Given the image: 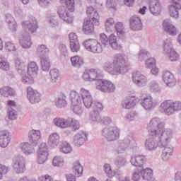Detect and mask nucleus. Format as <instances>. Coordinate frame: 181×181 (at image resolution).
<instances>
[{
  "instance_id": "nucleus-1",
  "label": "nucleus",
  "mask_w": 181,
  "mask_h": 181,
  "mask_svg": "<svg viewBox=\"0 0 181 181\" xmlns=\"http://www.w3.org/2000/svg\"><path fill=\"white\" fill-rule=\"evenodd\" d=\"M147 129L150 136H155L160 145L169 144L172 139V130L165 129V122L159 117L152 118L147 126Z\"/></svg>"
},
{
  "instance_id": "nucleus-2",
  "label": "nucleus",
  "mask_w": 181,
  "mask_h": 181,
  "mask_svg": "<svg viewBox=\"0 0 181 181\" xmlns=\"http://www.w3.org/2000/svg\"><path fill=\"white\" fill-rule=\"evenodd\" d=\"M128 60L122 55H117L116 59L113 62L107 61L103 64V68L112 76H119V74H125L128 73Z\"/></svg>"
},
{
  "instance_id": "nucleus-3",
  "label": "nucleus",
  "mask_w": 181,
  "mask_h": 181,
  "mask_svg": "<svg viewBox=\"0 0 181 181\" xmlns=\"http://www.w3.org/2000/svg\"><path fill=\"white\" fill-rule=\"evenodd\" d=\"M160 110L165 115H173L177 111L181 110V102L171 100H164L160 103Z\"/></svg>"
},
{
  "instance_id": "nucleus-4",
  "label": "nucleus",
  "mask_w": 181,
  "mask_h": 181,
  "mask_svg": "<svg viewBox=\"0 0 181 181\" xmlns=\"http://www.w3.org/2000/svg\"><path fill=\"white\" fill-rule=\"evenodd\" d=\"M15 66L18 74H21L22 77V82L24 83V84H33L34 81L32 77H29L26 74L28 72V67L25 66V63H23V62L21 61L19 59H16Z\"/></svg>"
},
{
  "instance_id": "nucleus-5",
  "label": "nucleus",
  "mask_w": 181,
  "mask_h": 181,
  "mask_svg": "<svg viewBox=\"0 0 181 181\" xmlns=\"http://www.w3.org/2000/svg\"><path fill=\"white\" fill-rule=\"evenodd\" d=\"M104 77V73L103 71L98 69H91L88 71H86L83 74V78L86 81H98L96 84H98L100 81H102Z\"/></svg>"
},
{
  "instance_id": "nucleus-6",
  "label": "nucleus",
  "mask_w": 181,
  "mask_h": 181,
  "mask_svg": "<svg viewBox=\"0 0 181 181\" xmlns=\"http://www.w3.org/2000/svg\"><path fill=\"white\" fill-rule=\"evenodd\" d=\"M100 41L103 46H110L114 50H119V49H121V45L118 43L117 36L112 34L110 35L109 38L105 35V34H100Z\"/></svg>"
},
{
  "instance_id": "nucleus-7",
  "label": "nucleus",
  "mask_w": 181,
  "mask_h": 181,
  "mask_svg": "<svg viewBox=\"0 0 181 181\" xmlns=\"http://www.w3.org/2000/svg\"><path fill=\"white\" fill-rule=\"evenodd\" d=\"M102 135L107 141H117L119 138V129L117 127H105L102 130Z\"/></svg>"
},
{
  "instance_id": "nucleus-8",
  "label": "nucleus",
  "mask_w": 181,
  "mask_h": 181,
  "mask_svg": "<svg viewBox=\"0 0 181 181\" xmlns=\"http://www.w3.org/2000/svg\"><path fill=\"white\" fill-rule=\"evenodd\" d=\"M96 89L103 93H114L115 91V85L108 80H101L96 83Z\"/></svg>"
},
{
  "instance_id": "nucleus-9",
  "label": "nucleus",
  "mask_w": 181,
  "mask_h": 181,
  "mask_svg": "<svg viewBox=\"0 0 181 181\" xmlns=\"http://www.w3.org/2000/svg\"><path fill=\"white\" fill-rule=\"evenodd\" d=\"M26 161L22 156H18L13 158V168L16 173H23L26 170Z\"/></svg>"
},
{
  "instance_id": "nucleus-10",
  "label": "nucleus",
  "mask_w": 181,
  "mask_h": 181,
  "mask_svg": "<svg viewBox=\"0 0 181 181\" xmlns=\"http://www.w3.org/2000/svg\"><path fill=\"white\" fill-rule=\"evenodd\" d=\"M47 156H49V149L47 148V144L46 143H42L39 146L37 151V162L40 165H43L45 162L47 160Z\"/></svg>"
},
{
  "instance_id": "nucleus-11",
  "label": "nucleus",
  "mask_w": 181,
  "mask_h": 181,
  "mask_svg": "<svg viewBox=\"0 0 181 181\" xmlns=\"http://www.w3.org/2000/svg\"><path fill=\"white\" fill-rule=\"evenodd\" d=\"M79 94L86 108H91L94 103H93V96L91 95L90 90H87L82 88L80 90Z\"/></svg>"
},
{
  "instance_id": "nucleus-12",
  "label": "nucleus",
  "mask_w": 181,
  "mask_h": 181,
  "mask_svg": "<svg viewBox=\"0 0 181 181\" xmlns=\"http://www.w3.org/2000/svg\"><path fill=\"white\" fill-rule=\"evenodd\" d=\"M132 81L137 87H145L148 84V78L137 71L132 74Z\"/></svg>"
},
{
  "instance_id": "nucleus-13",
  "label": "nucleus",
  "mask_w": 181,
  "mask_h": 181,
  "mask_svg": "<svg viewBox=\"0 0 181 181\" xmlns=\"http://www.w3.org/2000/svg\"><path fill=\"white\" fill-rule=\"evenodd\" d=\"M22 26L25 30H28L30 33H35V31L37 29V21L36 18L31 16L25 21L23 22Z\"/></svg>"
},
{
  "instance_id": "nucleus-14",
  "label": "nucleus",
  "mask_w": 181,
  "mask_h": 181,
  "mask_svg": "<svg viewBox=\"0 0 181 181\" xmlns=\"http://www.w3.org/2000/svg\"><path fill=\"white\" fill-rule=\"evenodd\" d=\"M170 5L168 6L170 16L172 18H179V11H181V0H170Z\"/></svg>"
},
{
  "instance_id": "nucleus-15",
  "label": "nucleus",
  "mask_w": 181,
  "mask_h": 181,
  "mask_svg": "<svg viewBox=\"0 0 181 181\" xmlns=\"http://www.w3.org/2000/svg\"><path fill=\"white\" fill-rule=\"evenodd\" d=\"M159 103L156 100H154L152 96L148 95L144 98L141 106L146 110L147 111H151V110H153Z\"/></svg>"
},
{
  "instance_id": "nucleus-16",
  "label": "nucleus",
  "mask_w": 181,
  "mask_h": 181,
  "mask_svg": "<svg viewBox=\"0 0 181 181\" xmlns=\"http://www.w3.org/2000/svg\"><path fill=\"white\" fill-rule=\"evenodd\" d=\"M158 146H160V143L155 136H150L145 141V148L147 151H155Z\"/></svg>"
},
{
  "instance_id": "nucleus-17",
  "label": "nucleus",
  "mask_w": 181,
  "mask_h": 181,
  "mask_svg": "<svg viewBox=\"0 0 181 181\" xmlns=\"http://www.w3.org/2000/svg\"><path fill=\"white\" fill-rule=\"evenodd\" d=\"M58 15L64 22L66 23H73V17L70 16V13L69 12V9L66 8V6H62L59 7L58 8Z\"/></svg>"
},
{
  "instance_id": "nucleus-18",
  "label": "nucleus",
  "mask_w": 181,
  "mask_h": 181,
  "mask_svg": "<svg viewBox=\"0 0 181 181\" xmlns=\"http://www.w3.org/2000/svg\"><path fill=\"white\" fill-rule=\"evenodd\" d=\"M160 148H163L162 150L161 158L165 162L170 159V156L173 153V146L169 144H160Z\"/></svg>"
},
{
  "instance_id": "nucleus-19",
  "label": "nucleus",
  "mask_w": 181,
  "mask_h": 181,
  "mask_svg": "<svg viewBox=\"0 0 181 181\" xmlns=\"http://www.w3.org/2000/svg\"><path fill=\"white\" fill-rule=\"evenodd\" d=\"M163 29L164 32H166L168 35L170 36H176L177 35V30L176 27L172 24L170 20H164L163 23Z\"/></svg>"
},
{
  "instance_id": "nucleus-20",
  "label": "nucleus",
  "mask_w": 181,
  "mask_h": 181,
  "mask_svg": "<svg viewBox=\"0 0 181 181\" xmlns=\"http://www.w3.org/2000/svg\"><path fill=\"white\" fill-rule=\"evenodd\" d=\"M27 97L31 104H36L40 101V93L37 90H34L32 87L27 88Z\"/></svg>"
},
{
  "instance_id": "nucleus-21",
  "label": "nucleus",
  "mask_w": 181,
  "mask_h": 181,
  "mask_svg": "<svg viewBox=\"0 0 181 181\" xmlns=\"http://www.w3.org/2000/svg\"><path fill=\"white\" fill-rule=\"evenodd\" d=\"M163 80L168 87H175L176 86V78L169 71H163Z\"/></svg>"
},
{
  "instance_id": "nucleus-22",
  "label": "nucleus",
  "mask_w": 181,
  "mask_h": 181,
  "mask_svg": "<svg viewBox=\"0 0 181 181\" xmlns=\"http://www.w3.org/2000/svg\"><path fill=\"white\" fill-rule=\"evenodd\" d=\"M11 139L12 135H11L9 132L6 130L0 132V146L1 148H6L9 145Z\"/></svg>"
},
{
  "instance_id": "nucleus-23",
  "label": "nucleus",
  "mask_w": 181,
  "mask_h": 181,
  "mask_svg": "<svg viewBox=\"0 0 181 181\" xmlns=\"http://www.w3.org/2000/svg\"><path fill=\"white\" fill-rule=\"evenodd\" d=\"M149 9L151 13L155 15V16L159 15L162 10V6L159 0H149Z\"/></svg>"
},
{
  "instance_id": "nucleus-24",
  "label": "nucleus",
  "mask_w": 181,
  "mask_h": 181,
  "mask_svg": "<svg viewBox=\"0 0 181 181\" xmlns=\"http://www.w3.org/2000/svg\"><path fill=\"white\" fill-rule=\"evenodd\" d=\"M145 162H146V157L142 155L133 156L130 159L132 166L138 168H142L145 165Z\"/></svg>"
},
{
  "instance_id": "nucleus-25",
  "label": "nucleus",
  "mask_w": 181,
  "mask_h": 181,
  "mask_svg": "<svg viewBox=\"0 0 181 181\" xmlns=\"http://www.w3.org/2000/svg\"><path fill=\"white\" fill-rule=\"evenodd\" d=\"M76 146H81L87 141V134L84 132H79L73 137Z\"/></svg>"
},
{
  "instance_id": "nucleus-26",
  "label": "nucleus",
  "mask_w": 181,
  "mask_h": 181,
  "mask_svg": "<svg viewBox=\"0 0 181 181\" xmlns=\"http://www.w3.org/2000/svg\"><path fill=\"white\" fill-rule=\"evenodd\" d=\"M28 136L30 143L33 145V146H36L42 135L40 134V131L33 129L31 132H30Z\"/></svg>"
},
{
  "instance_id": "nucleus-27",
  "label": "nucleus",
  "mask_w": 181,
  "mask_h": 181,
  "mask_svg": "<svg viewBox=\"0 0 181 181\" xmlns=\"http://www.w3.org/2000/svg\"><path fill=\"white\" fill-rule=\"evenodd\" d=\"M86 13L87 15H90L89 18L95 23L96 26L100 25L98 21H100V16L98 15L97 11L93 8V6L87 7Z\"/></svg>"
},
{
  "instance_id": "nucleus-28",
  "label": "nucleus",
  "mask_w": 181,
  "mask_h": 181,
  "mask_svg": "<svg viewBox=\"0 0 181 181\" xmlns=\"http://www.w3.org/2000/svg\"><path fill=\"white\" fill-rule=\"evenodd\" d=\"M130 28L132 30H141L142 29V21L141 18L134 16L130 18Z\"/></svg>"
},
{
  "instance_id": "nucleus-29",
  "label": "nucleus",
  "mask_w": 181,
  "mask_h": 181,
  "mask_svg": "<svg viewBox=\"0 0 181 181\" xmlns=\"http://www.w3.org/2000/svg\"><path fill=\"white\" fill-rule=\"evenodd\" d=\"M95 23L91 18H86L83 23V30L86 35H89L94 31Z\"/></svg>"
},
{
  "instance_id": "nucleus-30",
  "label": "nucleus",
  "mask_w": 181,
  "mask_h": 181,
  "mask_svg": "<svg viewBox=\"0 0 181 181\" xmlns=\"http://www.w3.org/2000/svg\"><path fill=\"white\" fill-rule=\"evenodd\" d=\"M53 122L56 127H58V128H61L62 129H64V128H69V127H70L69 118L64 119L57 117L54 119Z\"/></svg>"
},
{
  "instance_id": "nucleus-31",
  "label": "nucleus",
  "mask_w": 181,
  "mask_h": 181,
  "mask_svg": "<svg viewBox=\"0 0 181 181\" xmlns=\"http://www.w3.org/2000/svg\"><path fill=\"white\" fill-rule=\"evenodd\" d=\"M132 140V137L130 136H127L120 143L119 147L117 148L118 153H124V151H127L128 146H129V144H131V141Z\"/></svg>"
},
{
  "instance_id": "nucleus-32",
  "label": "nucleus",
  "mask_w": 181,
  "mask_h": 181,
  "mask_svg": "<svg viewBox=\"0 0 181 181\" xmlns=\"http://www.w3.org/2000/svg\"><path fill=\"white\" fill-rule=\"evenodd\" d=\"M20 44L23 49H29L32 46V41L30 40V35L28 33L23 34L19 37Z\"/></svg>"
},
{
  "instance_id": "nucleus-33",
  "label": "nucleus",
  "mask_w": 181,
  "mask_h": 181,
  "mask_svg": "<svg viewBox=\"0 0 181 181\" xmlns=\"http://www.w3.org/2000/svg\"><path fill=\"white\" fill-rule=\"evenodd\" d=\"M35 146H33V144L29 143H21L20 144V148L25 155H32L35 153Z\"/></svg>"
},
{
  "instance_id": "nucleus-34",
  "label": "nucleus",
  "mask_w": 181,
  "mask_h": 181,
  "mask_svg": "<svg viewBox=\"0 0 181 181\" xmlns=\"http://www.w3.org/2000/svg\"><path fill=\"white\" fill-rule=\"evenodd\" d=\"M37 71H39V66H37V64H36V62H31L30 64H28L27 73L28 76H29L28 77H32L33 81V76L37 74Z\"/></svg>"
},
{
  "instance_id": "nucleus-35",
  "label": "nucleus",
  "mask_w": 181,
  "mask_h": 181,
  "mask_svg": "<svg viewBox=\"0 0 181 181\" xmlns=\"http://www.w3.org/2000/svg\"><path fill=\"white\" fill-rule=\"evenodd\" d=\"M136 105V100L134 96L127 97L122 103L123 108H126V110H129L130 108L135 107Z\"/></svg>"
},
{
  "instance_id": "nucleus-36",
  "label": "nucleus",
  "mask_w": 181,
  "mask_h": 181,
  "mask_svg": "<svg viewBox=\"0 0 181 181\" xmlns=\"http://www.w3.org/2000/svg\"><path fill=\"white\" fill-rule=\"evenodd\" d=\"M55 105L57 108H64L67 105V97L64 93H61L55 100Z\"/></svg>"
},
{
  "instance_id": "nucleus-37",
  "label": "nucleus",
  "mask_w": 181,
  "mask_h": 181,
  "mask_svg": "<svg viewBox=\"0 0 181 181\" xmlns=\"http://www.w3.org/2000/svg\"><path fill=\"white\" fill-rule=\"evenodd\" d=\"M60 142V136L57 133H52L49 136L48 138V145L51 148H56Z\"/></svg>"
},
{
  "instance_id": "nucleus-38",
  "label": "nucleus",
  "mask_w": 181,
  "mask_h": 181,
  "mask_svg": "<svg viewBox=\"0 0 181 181\" xmlns=\"http://www.w3.org/2000/svg\"><path fill=\"white\" fill-rule=\"evenodd\" d=\"M148 88L151 93H153V94H160L162 93V87L156 81H151L148 83Z\"/></svg>"
},
{
  "instance_id": "nucleus-39",
  "label": "nucleus",
  "mask_w": 181,
  "mask_h": 181,
  "mask_svg": "<svg viewBox=\"0 0 181 181\" xmlns=\"http://www.w3.org/2000/svg\"><path fill=\"white\" fill-rule=\"evenodd\" d=\"M0 94L3 97H15L16 92L9 86H4L0 88Z\"/></svg>"
},
{
  "instance_id": "nucleus-40",
  "label": "nucleus",
  "mask_w": 181,
  "mask_h": 181,
  "mask_svg": "<svg viewBox=\"0 0 181 181\" xmlns=\"http://www.w3.org/2000/svg\"><path fill=\"white\" fill-rule=\"evenodd\" d=\"M70 100L71 102V105H76V104H81V97L80 93H77L76 90L71 91Z\"/></svg>"
},
{
  "instance_id": "nucleus-41",
  "label": "nucleus",
  "mask_w": 181,
  "mask_h": 181,
  "mask_svg": "<svg viewBox=\"0 0 181 181\" xmlns=\"http://www.w3.org/2000/svg\"><path fill=\"white\" fill-rule=\"evenodd\" d=\"M37 53L40 56V59L42 57H47L49 54V48L47 45H41L37 47Z\"/></svg>"
},
{
  "instance_id": "nucleus-42",
  "label": "nucleus",
  "mask_w": 181,
  "mask_h": 181,
  "mask_svg": "<svg viewBox=\"0 0 181 181\" xmlns=\"http://www.w3.org/2000/svg\"><path fill=\"white\" fill-rule=\"evenodd\" d=\"M40 59V66L43 71H49L50 70V59L49 57H44Z\"/></svg>"
},
{
  "instance_id": "nucleus-43",
  "label": "nucleus",
  "mask_w": 181,
  "mask_h": 181,
  "mask_svg": "<svg viewBox=\"0 0 181 181\" xmlns=\"http://www.w3.org/2000/svg\"><path fill=\"white\" fill-rule=\"evenodd\" d=\"M173 45H172V41L170 39H167L164 41L163 44V52L165 56L169 54L171 52L174 51Z\"/></svg>"
},
{
  "instance_id": "nucleus-44",
  "label": "nucleus",
  "mask_w": 181,
  "mask_h": 181,
  "mask_svg": "<svg viewBox=\"0 0 181 181\" xmlns=\"http://www.w3.org/2000/svg\"><path fill=\"white\" fill-rule=\"evenodd\" d=\"M114 25H115V21L112 18H108L105 23V30L107 33H111L114 30Z\"/></svg>"
},
{
  "instance_id": "nucleus-45",
  "label": "nucleus",
  "mask_w": 181,
  "mask_h": 181,
  "mask_svg": "<svg viewBox=\"0 0 181 181\" xmlns=\"http://www.w3.org/2000/svg\"><path fill=\"white\" fill-rule=\"evenodd\" d=\"M59 151L62 153H71L73 151V148L67 141H63L59 147Z\"/></svg>"
},
{
  "instance_id": "nucleus-46",
  "label": "nucleus",
  "mask_w": 181,
  "mask_h": 181,
  "mask_svg": "<svg viewBox=\"0 0 181 181\" xmlns=\"http://www.w3.org/2000/svg\"><path fill=\"white\" fill-rule=\"evenodd\" d=\"M71 62L74 67H77L78 69L84 64V61L83 60V58L78 57V56H74L71 57Z\"/></svg>"
},
{
  "instance_id": "nucleus-47",
  "label": "nucleus",
  "mask_w": 181,
  "mask_h": 181,
  "mask_svg": "<svg viewBox=\"0 0 181 181\" xmlns=\"http://www.w3.org/2000/svg\"><path fill=\"white\" fill-rule=\"evenodd\" d=\"M96 40H97L95 39H88L83 42V45L88 52H91L93 51L94 45H95Z\"/></svg>"
},
{
  "instance_id": "nucleus-48",
  "label": "nucleus",
  "mask_w": 181,
  "mask_h": 181,
  "mask_svg": "<svg viewBox=\"0 0 181 181\" xmlns=\"http://www.w3.org/2000/svg\"><path fill=\"white\" fill-rule=\"evenodd\" d=\"M152 170L150 168H144L141 170V177L144 180H151L152 179Z\"/></svg>"
},
{
  "instance_id": "nucleus-49",
  "label": "nucleus",
  "mask_w": 181,
  "mask_h": 181,
  "mask_svg": "<svg viewBox=\"0 0 181 181\" xmlns=\"http://www.w3.org/2000/svg\"><path fill=\"white\" fill-rule=\"evenodd\" d=\"M60 2L62 5H65V8L70 12L74 11V0H60Z\"/></svg>"
},
{
  "instance_id": "nucleus-50",
  "label": "nucleus",
  "mask_w": 181,
  "mask_h": 181,
  "mask_svg": "<svg viewBox=\"0 0 181 181\" xmlns=\"http://www.w3.org/2000/svg\"><path fill=\"white\" fill-rule=\"evenodd\" d=\"M73 170L76 176H81V175H83V166H81L79 161H76L74 163Z\"/></svg>"
},
{
  "instance_id": "nucleus-51",
  "label": "nucleus",
  "mask_w": 181,
  "mask_h": 181,
  "mask_svg": "<svg viewBox=\"0 0 181 181\" xmlns=\"http://www.w3.org/2000/svg\"><path fill=\"white\" fill-rule=\"evenodd\" d=\"M114 29H115L117 35L121 36L125 33V28L124 27V24L122 22H117L115 26Z\"/></svg>"
},
{
  "instance_id": "nucleus-52",
  "label": "nucleus",
  "mask_w": 181,
  "mask_h": 181,
  "mask_svg": "<svg viewBox=\"0 0 181 181\" xmlns=\"http://www.w3.org/2000/svg\"><path fill=\"white\" fill-rule=\"evenodd\" d=\"M90 119L95 122H100L101 121V116L100 115V112L97 110H93L90 113Z\"/></svg>"
},
{
  "instance_id": "nucleus-53",
  "label": "nucleus",
  "mask_w": 181,
  "mask_h": 181,
  "mask_svg": "<svg viewBox=\"0 0 181 181\" xmlns=\"http://www.w3.org/2000/svg\"><path fill=\"white\" fill-rule=\"evenodd\" d=\"M64 163V159L62 156H55L52 160L53 166H63Z\"/></svg>"
},
{
  "instance_id": "nucleus-54",
  "label": "nucleus",
  "mask_w": 181,
  "mask_h": 181,
  "mask_svg": "<svg viewBox=\"0 0 181 181\" xmlns=\"http://www.w3.org/2000/svg\"><path fill=\"white\" fill-rule=\"evenodd\" d=\"M7 115L9 119H16L18 117V112L16 109L8 107L7 110Z\"/></svg>"
},
{
  "instance_id": "nucleus-55",
  "label": "nucleus",
  "mask_w": 181,
  "mask_h": 181,
  "mask_svg": "<svg viewBox=\"0 0 181 181\" xmlns=\"http://www.w3.org/2000/svg\"><path fill=\"white\" fill-rule=\"evenodd\" d=\"M0 69L6 71L9 70V62H8L6 59L1 56H0Z\"/></svg>"
},
{
  "instance_id": "nucleus-56",
  "label": "nucleus",
  "mask_w": 181,
  "mask_h": 181,
  "mask_svg": "<svg viewBox=\"0 0 181 181\" xmlns=\"http://www.w3.org/2000/svg\"><path fill=\"white\" fill-rule=\"evenodd\" d=\"M49 74L51 76V80L52 83H56L60 76V74H59V70L56 69H52L49 72Z\"/></svg>"
},
{
  "instance_id": "nucleus-57",
  "label": "nucleus",
  "mask_w": 181,
  "mask_h": 181,
  "mask_svg": "<svg viewBox=\"0 0 181 181\" xmlns=\"http://www.w3.org/2000/svg\"><path fill=\"white\" fill-rule=\"evenodd\" d=\"M104 170L108 177H112L115 176V172L112 171V169H111V165H110V164L104 165Z\"/></svg>"
},
{
  "instance_id": "nucleus-58",
  "label": "nucleus",
  "mask_w": 181,
  "mask_h": 181,
  "mask_svg": "<svg viewBox=\"0 0 181 181\" xmlns=\"http://www.w3.org/2000/svg\"><path fill=\"white\" fill-rule=\"evenodd\" d=\"M106 7L110 11L117 10V1L115 0H106Z\"/></svg>"
},
{
  "instance_id": "nucleus-59",
  "label": "nucleus",
  "mask_w": 181,
  "mask_h": 181,
  "mask_svg": "<svg viewBox=\"0 0 181 181\" xmlns=\"http://www.w3.org/2000/svg\"><path fill=\"white\" fill-rule=\"evenodd\" d=\"M101 52H103V45L96 40L95 45L92 48L91 53H101Z\"/></svg>"
},
{
  "instance_id": "nucleus-60",
  "label": "nucleus",
  "mask_w": 181,
  "mask_h": 181,
  "mask_svg": "<svg viewBox=\"0 0 181 181\" xmlns=\"http://www.w3.org/2000/svg\"><path fill=\"white\" fill-rule=\"evenodd\" d=\"M148 56H149V52H148L146 49H142L139 52L138 59L140 60V62H144V60H145Z\"/></svg>"
},
{
  "instance_id": "nucleus-61",
  "label": "nucleus",
  "mask_w": 181,
  "mask_h": 181,
  "mask_svg": "<svg viewBox=\"0 0 181 181\" xmlns=\"http://www.w3.org/2000/svg\"><path fill=\"white\" fill-rule=\"evenodd\" d=\"M70 49L71 51L74 53H77V52H80V43L78 42V41L71 42V43H70Z\"/></svg>"
},
{
  "instance_id": "nucleus-62",
  "label": "nucleus",
  "mask_w": 181,
  "mask_h": 181,
  "mask_svg": "<svg viewBox=\"0 0 181 181\" xmlns=\"http://www.w3.org/2000/svg\"><path fill=\"white\" fill-rule=\"evenodd\" d=\"M125 163H127V159L122 157H119L115 161V165L117 166V168H119L125 166Z\"/></svg>"
},
{
  "instance_id": "nucleus-63",
  "label": "nucleus",
  "mask_w": 181,
  "mask_h": 181,
  "mask_svg": "<svg viewBox=\"0 0 181 181\" xmlns=\"http://www.w3.org/2000/svg\"><path fill=\"white\" fill-rule=\"evenodd\" d=\"M141 177H142V172L141 170H137L132 173V179L134 181H139L141 180Z\"/></svg>"
},
{
  "instance_id": "nucleus-64",
  "label": "nucleus",
  "mask_w": 181,
  "mask_h": 181,
  "mask_svg": "<svg viewBox=\"0 0 181 181\" xmlns=\"http://www.w3.org/2000/svg\"><path fill=\"white\" fill-rule=\"evenodd\" d=\"M5 47L7 52H16V46H15V44L12 43L11 41L6 42Z\"/></svg>"
}]
</instances>
